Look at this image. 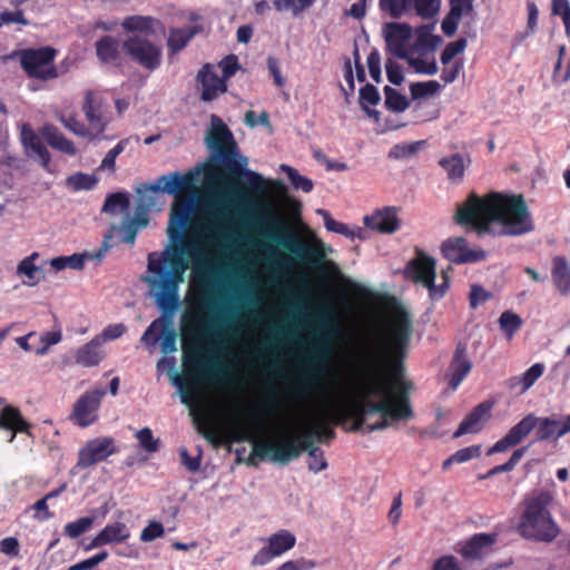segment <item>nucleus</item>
Here are the masks:
<instances>
[{
	"mask_svg": "<svg viewBox=\"0 0 570 570\" xmlns=\"http://www.w3.org/2000/svg\"><path fill=\"white\" fill-rule=\"evenodd\" d=\"M195 193L183 199L178 197L173 204L167 227L169 243L161 252L148 254L146 276L185 279L188 263L184 255H189L195 281L203 287L200 306L208 313L185 330L191 345L185 348L184 363L193 379L217 380L229 373L225 352L229 337L236 332L237 303H256V298L252 283L245 281L239 286V295L226 299L217 286L218 262L198 240L187 242L186 229L195 213Z\"/></svg>",
	"mask_w": 570,
	"mask_h": 570,
	"instance_id": "f257e3e1",
	"label": "nucleus"
},
{
	"mask_svg": "<svg viewBox=\"0 0 570 570\" xmlns=\"http://www.w3.org/2000/svg\"><path fill=\"white\" fill-rule=\"evenodd\" d=\"M412 333L410 314L396 308L384 325L365 340L357 353L360 373L346 391L345 399L326 400L311 417L314 426L318 428L317 442L334 438L330 423L340 424L351 419V431L373 432L385 430L391 420L413 416L405 389L395 391Z\"/></svg>",
	"mask_w": 570,
	"mask_h": 570,
	"instance_id": "f03ea898",
	"label": "nucleus"
},
{
	"mask_svg": "<svg viewBox=\"0 0 570 570\" xmlns=\"http://www.w3.org/2000/svg\"><path fill=\"white\" fill-rule=\"evenodd\" d=\"M456 222L472 225L479 232H489L493 225L502 227L501 234L519 236L533 229L528 206L521 195L491 193L479 197L472 193L458 207Z\"/></svg>",
	"mask_w": 570,
	"mask_h": 570,
	"instance_id": "7ed1b4c3",
	"label": "nucleus"
},
{
	"mask_svg": "<svg viewBox=\"0 0 570 570\" xmlns=\"http://www.w3.org/2000/svg\"><path fill=\"white\" fill-rule=\"evenodd\" d=\"M318 428H315L312 419L303 430L299 438L288 431L274 432L271 438H261V424L254 415H240L234 413L228 423V433L233 442H250L253 444L248 464L254 463L253 456L269 460L282 465L297 459L303 451L315 449Z\"/></svg>",
	"mask_w": 570,
	"mask_h": 570,
	"instance_id": "20e7f679",
	"label": "nucleus"
},
{
	"mask_svg": "<svg viewBox=\"0 0 570 570\" xmlns=\"http://www.w3.org/2000/svg\"><path fill=\"white\" fill-rule=\"evenodd\" d=\"M205 142L212 151L213 159L219 161L229 173L242 176L254 193H265L264 177L245 168L248 159L240 155L233 132L217 115L210 116V127L206 132Z\"/></svg>",
	"mask_w": 570,
	"mask_h": 570,
	"instance_id": "39448f33",
	"label": "nucleus"
},
{
	"mask_svg": "<svg viewBox=\"0 0 570 570\" xmlns=\"http://www.w3.org/2000/svg\"><path fill=\"white\" fill-rule=\"evenodd\" d=\"M250 225L253 227L266 225V228L262 230L265 237L286 248L306 264L320 266L326 259L328 248L320 238L312 235L308 240H302L281 218L269 212H262L258 219Z\"/></svg>",
	"mask_w": 570,
	"mask_h": 570,
	"instance_id": "423d86ee",
	"label": "nucleus"
},
{
	"mask_svg": "<svg viewBox=\"0 0 570 570\" xmlns=\"http://www.w3.org/2000/svg\"><path fill=\"white\" fill-rule=\"evenodd\" d=\"M142 281L148 285L149 294L161 313L160 351L165 355L175 353L177 351L175 316L181 305L179 288L185 279L145 276Z\"/></svg>",
	"mask_w": 570,
	"mask_h": 570,
	"instance_id": "0eeeda50",
	"label": "nucleus"
},
{
	"mask_svg": "<svg viewBox=\"0 0 570 570\" xmlns=\"http://www.w3.org/2000/svg\"><path fill=\"white\" fill-rule=\"evenodd\" d=\"M537 440L559 439L570 432V414L562 420L556 417H538L534 414L525 415L520 422L513 425L508 433L497 441L489 450L488 455L502 453L522 442L533 430Z\"/></svg>",
	"mask_w": 570,
	"mask_h": 570,
	"instance_id": "6e6552de",
	"label": "nucleus"
},
{
	"mask_svg": "<svg viewBox=\"0 0 570 570\" xmlns=\"http://www.w3.org/2000/svg\"><path fill=\"white\" fill-rule=\"evenodd\" d=\"M553 497L550 492H540L524 501L518 530L527 539L551 542L559 534V527L553 520L549 505Z\"/></svg>",
	"mask_w": 570,
	"mask_h": 570,
	"instance_id": "1a4fd4ad",
	"label": "nucleus"
},
{
	"mask_svg": "<svg viewBox=\"0 0 570 570\" xmlns=\"http://www.w3.org/2000/svg\"><path fill=\"white\" fill-rule=\"evenodd\" d=\"M202 167L196 166L185 174L173 171L161 175L155 184H145L137 189L138 207L151 209L158 203L159 193L173 195L176 198L185 194H193L197 190Z\"/></svg>",
	"mask_w": 570,
	"mask_h": 570,
	"instance_id": "9d476101",
	"label": "nucleus"
},
{
	"mask_svg": "<svg viewBox=\"0 0 570 570\" xmlns=\"http://www.w3.org/2000/svg\"><path fill=\"white\" fill-rule=\"evenodd\" d=\"M405 273L414 283L428 289L432 301H439L444 297L449 288V276L446 273L442 274V283L435 284V259L424 253H419L415 258L407 263Z\"/></svg>",
	"mask_w": 570,
	"mask_h": 570,
	"instance_id": "9b49d317",
	"label": "nucleus"
},
{
	"mask_svg": "<svg viewBox=\"0 0 570 570\" xmlns=\"http://www.w3.org/2000/svg\"><path fill=\"white\" fill-rule=\"evenodd\" d=\"M126 55L144 69L155 71L161 65L163 49L141 35L129 36L122 43Z\"/></svg>",
	"mask_w": 570,
	"mask_h": 570,
	"instance_id": "f8f14e48",
	"label": "nucleus"
},
{
	"mask_svg": "<svg viewBox=\"0 0 570 570\" xmlns=\"http://www.w3.org/2000/svg\"><path fill=\"white\" fill-rule=\"evenodd\" d=\"M57 51L50 47L27 49L21 52L20 63L29 77L49 80L58 77L53 60Z\"/></svg>",
	"mask_w": 570,
	"mask_h": 570,
	"instance_id": "ddd939ff",
	"label": "nucleus"
},
{
	"mask_svg": "<svg viewBox=\"0 0 570 570\" xmlns=\"http://www.w3.org/2000/svg\"><path fill=\"white\" fill-rule=\"evenodd\" d=\"M105 394L106 391L101 387L86 391L75 402L70 420L80 428L94 424L98 419V410Z\"/></svg>",
	"mask_w": 570,
	"mask_h": 570,
	"instance_id": "4468645a",
	"label": "nucleus"
},
{
	"mask_svg": "<svg viewBox=\"0 0 570 570\" xmlns=\"http://www.w3.org/2000/svg\"><path fill=\"white\" fill-rule=\"evenodd\" d=\"M117 449L111 438H96L89 440L78 452V460L71 473L76 474V469L83 470L107 460L115 454Z\"/></svg>",
	"mask_w": 570,
	"mask_h": 570,
	"instance_id": "2eb2a0df",
	"label": "nucleus"
},
{
	"mask_svg": "<svg viewBox=\"0 0 570 570\" xmlns=\"http://www.w3.org/2000/svg\"><path fill=\"white\" fill-rule=\"evenodd\" d=\"M296 543L295 535L288 530H279L266 539V544L262 547L252 559V566H265L273 559L281 557L294 548Z\"/></svg>",
	"mask_w": 570,
	"mask_h": 570,
	"instance_id": "dca6fc26",
	"label": "nucleus"
},
{
	"mask_svg": "<svg viewBox=\"0 0 570 570\" xmlns=\"http://www.w3.org/2000/svg\"><path fill=\"white\" fill-rule=\"evenodd\" d=\"M400 208L395 206H385L376 208L372 214L363 217V224L380 234L392 235L396 233L402 225L399 217Z\"/></svg>",
	"mask_w": 570,
	"mask_h": 570,
	"instance_id": "f3484780",
	"label": "nucleus"
},
{
	"mask_svg": "<svg viewBox=\"0 0 570 570\" xmlns=\"http://www.w3.org/2000/svg\"><path fill=\"white\" fill-rule=\"evenodd\" d=\"M387 51L395 58H407V46L412 38V28L406 23L389 22L383 27Z\"/></svg>",
	"mask_w": 570,
	"mask_h": 570,
	"instance_id": "a211bd4d",
	"label": "nucleus"
},
{
	"mask_svg": "<svg viewBox=\"0 0 570 570\" xmlns=\"http://www.w3.org/2000/svg\"><path fill=\"white\" fill-rule=\"evenodd\" d=\"M82 110L89 122L88 129L91 131V140L105 139L106 137L102 134L109 122V118L100 101L91 91L86 92Z\"/></svg>",
	"mask_w": 570,
	"mask_h": 570,
	"instance_id": "6ab92c4d",
	"label": "nucleus"
},
{
	"mask_svg": "<svg viewBox=\"0 0 570 570\" xmlns=\"http://www.w3.org/2000/svg\"><path fill=\"white\" fill-rule=\"evenodd\" d=\"M20 142L27 157L36 159L42 168L49 170L51 155L29 124L20 126Z\"/></svg>",
	"mask_w": 570,
	"mask_h": 570,
	"instance_id": "aec40b11",
	"label": "nucleus"
},
{
	"mask_svg": "<svg viewBox=\"0 0 570 570\" xmlns=\"http://www.w3.org/2000/svg\"><path fill=\"white\" fill-rule=\"evenodd\" d=\"M197 82L200 87V99L203 101H213L227 90L226 80L219 77L209 63L203 66L198 71Z\"/></svg>",
	"mask_w": 570,
	"mask_h": 570,
	"instance_id": "412c9836",
	"label": "nucleus"
},
{
	"mask_svg": "<svg viewBox=\"0 0 570 570\" xmlns=\"http://www.w3.org/2000/svg\"><path fill=\"white\" fill-rule=\"evenodd\" d=\"M439 166L446 175V179L454 185L464 180L465 171L471 166L472 159L468 151L451 153L442 156Z\"/></svg>",
	"mask_w": 570,
	"mask_h": 570,
	"instance_id": "4be33fe9",
	"label": "nucleus"
},
{
	"mask_svg": "<svg viewBox=\"0 0 570 570\" xmlns=\"http://www.w3.org/2000/svg\"><path fill=\"white\" fill-rule=\"evenodd\" d=\"M443 256L452 263L463 264L478 262L485 257L483 250H471L463 237L449 238L441 246Z\"/></svg>",
	"mask_w": 570,
	"mask_h": 570,
	"instance_id": "5701e85b",
	"label": "nucleus"
},
{
	"mask_svg": "<svg viewBox=\"0 0 570 570\" xmlns=\"http://www.w3.org/2000/svg\"><path fill=\"white\" fill-rule=\"evenodd\" d=\"M176 360L174 356L163 357L157 362V370L164 371L168 370V375L171 383L178 389L180 401L183 404L187 406H196L199 403V393L197 391L190 390L183 377L177 373L176 368Z\"/></svg>",
	"mask_w": 570,
	"mask_h": 570,
	"instance_id": "b1692460",
	"label": "nucleus"
},
{
	"mask_svg": "<svg viewBox=\"0 0 570 570\" xmlns=\"http://www.w3.org/2000/svg\"><path fill=\"white\" fill-rule=\"evenodd\" d=\"M129 527L120 521L108 523L104 529L97 533L91 542L86 547V550H91L107 544L122 543L130 538Z\"/></svg>",
	"mask_w": 570,
	"mask_h": 570,
	"instance_id": "393cba45",
	"label": "nucleus"
},
{
	"mask_svg": "<svg viewBox=\"0 0 570 570\" xmlns=\"http://www.w3.org/2000/svg\"><path fill=\"white\" fill-rule=\"evenodd\" d=\"M247 205L255 206V199L245 191L238 184L226 180L224 187L214 200V206L218 209L225 206Z\"/></svg>",
	"mask_w": 570,
	"mask_h": 570,
	"instance_id": "a878e982",
	"label": "nucleus"
},
{
	"mask_svg": "<svg viewBox=\"0 0 570 570\" xmlns=\"http://www.w3.org/2000/svg\"><path fill=\"white\" fill-rule=\"evenodd\" d=\"M30 423L23 419L17 407L12 405H6L0 411V429L10 430L12 432L9 442L14 440L17 433L30 434Z\"/></svg>",
	"mask_w": 570,
	"mask_h": 570,
	"instance_id": "bb28decb",
	"label": "nucleus"
},
{
	"mask_svg": "<svg viewBox=\"0 0 570 570\" xmlns=\"http://www.w3.org/2000/svg\"><path fill=\"white\" fill-rule=\"evenodd\" d=\"M318 330L325 334V341L315 350L314 355L322 361H327L332 355V340L336 336V330L333 320L327 311L317 314Z\"/></svg>",
	"mask_w": 570,
	"mask_h": 570,
	"instance_id": "cd10ccee",
	"label": "nucleus"
},
{
	"mask_svg": "<svg viewBox=\"0 0 570 570\" xmlns=\"http://www.w3.org/2000/svg\"><path fill=\"white\" fill-rule=\"evenodd\" d=\"M495 534L479 533L474 534L460 550L465 559H482L495 542Z\"/></svg>",
	"mask_w": 570,
	"mask_h": 570,
	"instance_id": "c85d7f7f",
	"label": "nucleus"
},
{
	"mask_svg": "<svg viewBox=\"0 0 570 570\" xmlns=\"http://www.w3.org/2000/svg\"><path fill=\"white\" fill-rule=\"evenodd\" d=\"M490 406L481 403L470 412L464 420L460 423L458 430L454 432L453 438L458 439L464 434H473L481 431L483 421L489 414Z\"/></svg>",
	"mask_w": 570,
	"mask_h": 570,
	"instance_id": "c756f323",
	"label": "nucleus"
},
{
	"mask_svg": "<svg viewBox=\"0 0 570 570\" xmlns=\"http://www.w3.org/2000/svg\"><path fill=\"white\" fill-rule=\"evenodd\" d=\"M472 363L468 358L466 348L463 345H458L454 356L452 358L450 371L451 379L450 385L453 390H456L465 376L470 373Z\"/></svg>",
	"mask_w": 570,
	"mask_h": 570,
	"instance_id": "7c9ffc66",
	"label": "nucleus"
},
{
	"mask_svg": "<svg viewBox=\"0 0 570 570\" xmlns=\"http://www.w3.org/2000/svg\"><path fill=\"white\" fill-rule=\"evenodd\" d=\"M544 368V364L534 363L522 374L510 377L507 381V386L512 391H517L518 394H524L541 377Z\"/></svg>",
	"mask_w": 570,
	"mask_h": 570,
	"instance_id": "2f4dec72",
	"label": "nucleus"
},
{
	"mask_svg": "<svg viewBox=\"0 0 570 570\" xmlns=\"http://www.w3.org/2000/svg\"><path fill=\"white\" fill-rule=\"evenodd\" d=\"M40 134L53 149L69 156H75L77 154L73 142L66 138L56 126L47 124L40 129Z\"/></svg>",
	"mask_w": 570,
	"mask_h": 570,
	"instance_id": "473e14b6",
	"label": "nucleus"
},
{
	"mask_svg": "<svg viewBox=\"0 0 570 570\" xmlns=\"http://www.w3.org/2000/svg\"><path fill=\"white\" fill-rule=\"evenodd\" d=\"M96 53L102 63L118 65L120 60V43L117 39L105 36L96 42Z\"/></svg>",
	"mask_w": 570,
	"mask_h": 570,
	"instance_id": "72a5a7b5",
	"label": "nucleus"
},
{
	"mask_svg": "<svg viewBox=\"0 0 570 570\" xmlns=\"http://www.w3.org/2000/svg\"><path fill=\"white\" fill-rule=\"evenodd\" d=\"M39 258L38 253L24 257L17 266V275L26 276L28 281H23L24 285L35 286L45 278V273L41 267L35 264L36 259Z\"/></svg>",
	"mask_w": 570,
	"mask_h": 570,
	"instance_id": "f704fd0d",
	"label": "nucleus"
},
{
	"mask_svg": "<svg viewBox=\"0 0 570 570\" xmlns=\"http://www.w3.org/2000/svg\"><path fill=\"white\" fill-rule=\"evenodd\" d=\"M100 344V338L98 337H95L89 343L85 344L77 351L76 362L87 367L98 365L104 357L101 352L98 350Z\"/></svg>",
	"mask_w": 570,
	"mask_h": 570,
	"instance_id": "c9c22d12",
	"label": "nucleus"
},
{
	"mask_svg": "<svg viewBox=\"0 0 570 570\" xmlns=\"http://www.w3.org/2000/svg\"><path fill=\"white\" fill-rule=\"evenodd\" d=\"M552 278L557 288L567 294L570 291V267L564 257L557 256L552 261Z\"/></svg>",
	"mask_w": 570,
	"mask_h": 570,
	"instance_id": "e433bc0d",
	"label": "nucleus"
},
{
	"mask_svg": "<svg viewBox=\"0 0 570 570\" xmlns=\"http://www.w3.org/2000/svg\"><path fill=\"white\" fill-rule=\"evenodd\" d=\"M109 249V246L107 245V242L105 240L102 246L97 250L92 253H82V254H72L70 256H65L66 259V267L72 268V269H81L85 266L86 261H100L106 252Z\"/></svg>",
	"mask_w": 570,
	"mask_h": 570,
	"instance_id": "4c0bfd02",
	"label": "nucleus"
},
{
	"mask_svg": "<svg viewBox=\"0 0 570 570\" xmlns=\"http://www.w3.org/2000/svg\"><path fill=\"white\" fill-rule=\"evenodd\" d=\"M195 33L196 30L193 28L170 30L167 40L169 51L171 53H176L185 48L189 40L195 36Z\"/></svg>",
	"mask_w": 570,
	"mask_h": 570,
	"instance_id": "58836bf2",
	"label": "nucleus"
},
{
	"mask_svg": "<svg viewBox=\"0 0 570 570\" xmlns=\"http://www.w3.org/2000/svg\"><path fill=\"white\" fill-rule=\"evenodd\" d=\"M98 184V178L91 174L77 173L66 179V185L73 191L92 190Z\"/></svg>",
	"mask_w": 570,
	"mask_h": 570,
	"instance_id": "ea45409f",
	"label": "nucleus"
},
{
	"mask_svg": "<svg viewBox=\"0 0 570 570\" xmlns=\"http://www.w3.org/2000/svg\"><path fill=\"white\" fill-rule=\"evenodd\" d=\"M263 248L266 261H268L273 267L283 269L289 268L293 265L292 258L288 255L279 252L278 248L272 244H263Z\"/></svg>",
	"mask_w": 570,
	"mask_h": 570,
	"instance_id": "a19ab883",
	"label": "nucleus"
},
{
	"mask_svg": "<svg viewBox=\"0 0 570 570\" xmlns=\"http://www.w3.org/2000/svg\"><path fill=\"white\" fill-rule=\"evenodd\" d=\"M412 0H379L380 10L387 12L391 18L400 19L411 10Z\"/></svg>",
	"mask_w": 570,
	"mask_h": 570,
	"instance_id": "79ce46f5",
	"label": "nucleus"
},
{
	"mask_svg": "<svg viewBox=\"0 0 570 570\" xmlns=\"http://www.w3.org/2000/svg\"><path fill=\"white\" fill-rule=\"evenodd\" d=\"M499 325L508 340H511L515 332L521 328L522 320L518 314L505 311L499 317Z\"/></svg>",
	"mask_w": 570,
	"mask_h": 570,
	"instance_id": "37998d69",
	"label": "nucleus"
},
{
	"mask_svg": "<svg viewBox=\"0 0 570 570\" xmlns=\"http://www.w3.org/2000/svg\"><path fill=\"white\" fill-rule=\"evenodd\" d=\"M385 106L394 112H402L409 107V101L405 96L401 95L395 89L385 86Z\"/></svg>",
	"mask_w": 570,
	"mask_h": 570,
	"instance_id": "c03bdc74",
	"label": "nucleus"
},
{
	"mask_svg": "<svg viewBox=\"0 0 570 570\" xmlns=\"http://www.w3.org/2000/svg\"><path fill=\"white\" fill-rule=\"evenodd\" d=\"M440 0H412L411 9H414L417 16L431 19L440 11Z\"/></svg>",
	"mask_w": 570,
	"mask_h": 570,
	"instance_id": "a18cd8bd",
	"label": "nucleus"
},
{
	"mask_svg": "<svg viewBox=\"0 0 570 570\" xmlns=\"http://www.w3.org/2000/svg\"><path fill=\"white\" fill-rule=\"evenodd\" d=\"M129 198L124 193L109 195L102 206V212L115 214L117 212H126L129 208Z\"/></svg>",
	"mask_w": 570,
	"mask_h": 570,
	"instance_id": "49530a36",
	"label": "nucleus"
},
{
	"mask_svg": "<svg viewBox=\"0 0 570 570\" xmlns=\"http://www.w3.org/2000/svg\"><path fill=\"white\" fill-rule=\"evenodd\" d=\"M94 521L95 519L92 517L77 519L65 525L63 533L71 539H76L87 532L92 527Z\"/></svg>",
	"mask_w": 570,
	"mask_h": 570,
	"instance_id": "de8ad7c7",
	"label": "nucleus"
},
{
	"mask_svg": "<svg viewBox=\"0 0 570 570\" xmlns=\"http://www.w3.org/2000/svg\"><path fill=\"white\" fill-rule=\"evenodd\" d=\"M281 170L287 174V177L294 188L301 189L304 193H309L313 189V181L309 178L299 175V173L291 166L282 165Z\"/></svg>",
	"mask_w": 570,
	"mask_h": 570,
	"instance_id": "09e8293b",
	"label": "nucleus"
},
{
	"mask_svg": "<svg viewBox=\"0 0 570 570\" xmlns=\"http://www.w3.org/2000/svg\"><path fill=\"white\" fill-rule=\"evenodd\" d=\"M308 316L306 297H298L288 311L289 325H301Z\"/></svg>",
	"mask_w": 570,
	"mask_h": 570,
	"instance_id": "8fccbe9b",
	"label": "nucleus"
},
{
	"mask_svg": "<svg viewBox=\"0 0 570 570\" xmlns=\"http://www.w3.org/2000/svg\"><path fill=\"white\" fill-rule=\"evenodd\" d=\"M153 19L142 16H131L126 18L121 26L128 32H147L151 29Z\"/></svg>",
	"mask_w": 570,
	"mask_h": 570,
	"instance_id": "3c124183",
	"label": "nucleus"
},
{
	"mask_svg": "<svg viewBox=\"0 0 570 570\" xmlns=\"http://www.w3.org/2000/svg\"><path fill=\"white\" fill-rule=\"evenodd\" d=\"M136 439L146 452L154 453L159 450L160 440L154 438L153 431L149 428H142L137 431Z\"/></svg>",
	"mask_w": 570,
	"mask_h": 570,
	"instance_id": "603ef678",
	"label": "nucleus"
},
{
	"mask_svg": "<svg viewBox=\"0 0 570 570\" xmlns=\"http://www.w3.org/2000/svg\"><path fill=\"white\" fill-rule=\"evenodd\" d=\"M466 39L460 38L453 42L448 43L440 57L443 65L450 63L458 55L462 53L466 48Z\"/></svg>",
	"mask_w": 570,
	"mask_h": 570,
	"instance_id": "864d4df0",
	"label": "nucleus"
},
{
	"mask_svg": "<svg viewBox=\"0 0 570 570\" xmlns=\"http://www.w3.org/2000/svg\"><path fill=\"white\" fill-rule=\"evenodd\" d=\"M58 119L66 129L70 130L76 136L87 137L91 140V131L73 116L60 115Z\"/></svg>",
	"mask_w": 570,
	"mask_h": 570,
	"instance_id": "5fc2aeb1",
	"label": "nucleus"
},
{
	"mask_svg": "<svg viewBox=\"0 0 570 570\" xmlns=\"http://www.w3.org/2000/svg\"><path fill=\"white\" fill-rule=\"evenodd\" d=\"M403 59L406 60L409 66L417 73L433 76L438 72V65L434 60L426 61L422 58L410 57L409 55L407 58Z\"/></svg>",
	"mask_w": 570,
	"mask_h": 570,
	"instance_id": "6e6d98bb",
	"label": "nucleus"
},
{
	"mask_svg": "<svg viewBox=\"0 0 570 570\" xmlns=\"http://www.w3.org/2000/svg\"><path fill=\"white\" fill-rule=\"evenodd\" d=\"M129 138L120 140L114 148H111L104 157L99 169H108L115 171L116 158L125 150Z\"/></svg>",
	"mask_w": 570,
	"mask_h": 570,
	"instance_id": "4d7b16f0",
	"label": "nucleus"
},
{
	"mask_svg": "<svg viewBox=\"0 0 570 570\" xmlns=\"http://www.w3.org/2000/svg\"><path fill=\"white\" fill-rule=\"evenodd\" d=\"M421 142L397 144L390 149L389 157L394 159H405L413 156L420 148Z\"/></svg>",
	"mask_w": 570,
	"mask_h": 570,
	"instance_id": "13d9d810",
	"label": "nucleus"
},
{
	"mask_svg": "<svg viewBox=\"0 0 570 570\" xmlns=\"http://www.w3.org/2000/svg\"><path fill=\"white\" fill-rule=\"evenodd\" d=\"M552 14L560 16L567 36H570V3L568 0H552Z\"/></svg>",
	"mask_w": 570,
	"mask_h": 570,
	"instance_id": "bf43d9fd",
	"label": "nucleus"
},
{
	"mask_svg": "<svg viewBox=\"0 0 570 570\" xmlns=\"http://www.w3.org/2000/svg\"><path fill=\"white\" fill-rule=\"evenodd\" d=\"M307 465L308 469L314 472L318 473L327 468V462L324 458V453L320 448L309 449Z\"/></svg>",
	"mask_w": 570,
	"mask_h": 570,
	"instance_id": "052dcab7",
	"label": "nucleus"
},
{
	"mask_svg": "<svg viewBox=\"0 0 570 570\" xmlns=\"http://www.w3.org/2000/svg\"><path fill=\"white\" fill-rule=\"evenodd\" d=\"M440 89L436 81L415 82L411 85V94L413 98H421L435 94Z\"/></svg>",
	"mask_w": 570,
	"mask_h": 570,
	"instance_id": "680f3d73",
	"label": "nucleus"
},
{
	"mask_svg": "<svg viewBox=\"0 0 570 570\" xmlns=\"http://www.w3.org/2000/svg\"><path fill=\"white\" fill-rule=\"evenodd\" d=\"M163 326L161 315L151 322V324L146 328L144 334L140 337V342L145 344L147 347H155L158 343V337L156 336V331L160 330Z\"/></svg>",
	"mask_w": 570,
	"mask_h": 570,
	"instance_id": "e2e57ef3",
	"label": "nucleus"
},
{
	"mask_svg": "<svg viewBox=\"0 0 570 570\" xmlns=\"http://www.w3.org/2000/svg\"><path fill=\"white\" fill-rule=\"evenodd\" d=\"M62 340V334L60 331H51L46 332L41 335L40 342L42 346L36 350L37 355H45L49 351L51 345L58 344Z\"/></svg>",
	"mask_w": 570,
	"mask_h": 570,
	"instance_id": "0e129e2a",
	"label": "nucleus"
},
{
	"mask_svg": "<svg viewBox=\"0 0 570 570\" xmlns=\"http://www.w3.org/2000/svg\"><path fill=\"white\" fill-rule=\"evenodd\" d=\"M164 527L160 522L151 521L147 527H145L140 533V540L142 542H150L157 538L164 535Z\"/></svg>",
	"mask_w": 570,
	"mask_h": 570,
	"instance_id": "69168bd1",
	"label": "nucleus"
},
{
	"mask_svg": "<svg viewBox=\"0 0 570 570\" xmlns=\"http://www.w3.org/2000/svg\"><path fill=\"white\" fill-rule=\"evenodd\" d=\"M380 101V94L377 89L373 85H365L360 90V104L361 107H364V105H372L375 106Z\"/></svg>",
	"mask_w": 570,
	"mask_h": 570,
	"instance_id": "338daca9",
	"label": "nucleus"
},
{
	"mask_svg": "<svg viewBox=\"0 0 570 570\" xmlns=\"http://www.w3.org/2000/svg\"><path fill=\"white\" fill-rule=\"evenodd\" d=\"M108 558V552L107 551H101L88 559H85L80 562H77L76 564H73L70 570H91L92 568H95L96 566H98L99 563L104 562L106 559Z\"/></svg>",
	"mask_w": 570,
	"mask_h": 570,
	"instance_id": "774afa93",
	"label": "nucleus"
}]
</instances>
